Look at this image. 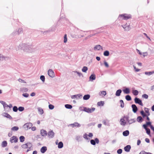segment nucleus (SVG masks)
I'll return each mask as SVG.
<instances>
[{
	"instance_id": "1",
	"label": "nucleus",
	"mask_w": 154,
	"mask_h": 154,
	"mask_svg": "<svg viewBox=\"0 0 154 154\" xmlns=\"http://www.w3.org/2000/svg\"><path fill=\"white\" fill-rule=\"evenodd\" d=\"M30 45L28 44L22 43L20 44L19 46H17L15 47L16 51H18L19 49L23 50L24 52H27L29 48Z\"/></svg>"
},
{
	"instance_id": "2",
	"label": "nucleus",
	"mask_w": 154,
	"mask_h": 154,
	"mask_svg": "<svg viewBox=\"0 0 154 154\" xmlns=\"http://www.w3.org/2000/svg\"><path fill=\"white\" fill-rule=\"evenodd\" d=\"M131 17L130 14H124L119 15V18L120 19L124 20H127Z\"/></svg>"
},
{
	"instance_id": "3",
	"label": "nucleus",
	"mask_w": 154,
	"mask_h": 154,
	"mask_svg": "<svg viewBox=\"0 0 154 154\" xmlns=\"http://www.w3.org/2000/svg\"><path fill=\"white\" fill-rule=\"evenodd\" d=\"M83 109L82 110V111L89 113H91L94 112L95 109V108L94 107H92L91 108L86 107H83Z\"/></svg>"
},
{
	"instance_id": "4",
	"label": "nucleus",
	"mask_w": 154,
	"mask_h": 154,
	"mask_svg": "<svg viewBox=\"0 0 154 154\" xmlns=\"http://www.w3.org/2000/svg\"><path fill=\"white\" fill-rule=\"evenodd\" d=\"M23 32V29L22 28H19L16 30V31H14L12 33L13 35H19L22 33Z\"/></svg>"
},
{
	"instance_id": "5",
	"label": "nucleus",
	"mask_w": 154,
	"mask_h": 154,
	"mask_svg": "<svg viewBox=\"0 0 154 154\" xmlns=\"http://www.w3.org/2000/svg\"><path fill=\"white\" fill-rule=\"evenodd\" d=\"M32 123L29 122L23 125V127L26 130H28L30 129L32 127Z\"/></svg>"
},
{
	"instance_id": "6",
	"label": "nucleus",
	"mask_w": 154,
	"mask_h": 154,
	"mask_svg": "<svg viewBox=\"0 0 154 154\" xmlns=\"http://www.w3.org/2000/svg\"><path fill=\"white\" fill-rule=\"evenodd\" d=\"M32 146V143L30 142H28L25 144H23L21 146V147L23 148L26 149L28 148H30Z\"/></svg>"
},
{
	"instance_id": "7",
	"label": "nucleus",
	"mask_w": 154,
	"mask_h": 154,
	"mask_svg": "<svg viewBox=\"0 0 154 154\" xmlns=\"http://www.w3.org/2000/svg\"><path fill=\"white\" fill-rule=\"evenodd\" d=\"M48 74L50 77L52 78H54L55 76L54 72L52 69H50L48 70Z\"/></svg>"
},
{
	"instance_id": "8",
	"label": "nucleus",
	"mask_w": 154,
	"mask_h": 154,
	"mask_svg": "<svg viewBox=\"0 0 154 154\" xmlns=\"http://www.w3.org/2000/svg\"><path fill=\"white\" fill-rule=\"evenodd\" d=\"M82 97V95L80 94L72 95L71 96V97L72 99L76 98L77 99H79L81 98Z\"/></svg>"
},
{
	"instance_id": "9",
	"label": "nucleus",
	"mask_w": 154,
	"mask_h": 154,
	"mask_svg": "<svg viewBox=\"0 0 154 154\" xmlns=\"http://www.w3.org/2000/svg\"><path fill=\"white\" fill-rule=\"evenodd\" d=\"M126 120L128 124L129 125L131 124L136 121L135 119H129L128 117H126Z\"/></svg>"
},
{
	"instance_id": "10",
	"label": "nucleus",
	"mask_w": 154,
	"mask_h": 154,
	"mask_svg": "<svg viewBox=\"0 0 154 154\" xmlns=\"http://www.w3.org/2000/svg\"><path fill=\"white\" fill-rule=\"evenodd\" d=\"M99 141V139L97 138H95L94 140H90L91 143L93 145H95L96 143L98 144Z\"/></svg>"
},
{
	"instance_id": "11",
	"label": "nucleus",
	"mask_w": 154,
	"mask_h": 154,
	"mask_svg": "<svg viewBox=\"0 0 154 154\" xmlns=\"http://www.w3.org/2000/svg\"><path fill=\"white\" fill-rule=\"evenodd\" d=\"M134 100L136 103H138L141 106H143V104L142 101L139 98L136 97L135 98Z\"/></svg>"
},
{
	"instance_id": "12",
	"label": "nucleus",
	"mask_w": 154,
	"mask_h": 154,
	"mask_svg": "<svg viewBox=\"0 0 154 154\" xmlns=\"http://www.w3.org/2000/svg\"><path fill=\"white\" fill-rule=\"evenodd\" d=\"M35 50H36L35 48L34 47L33 48L30 45L28 50L26 52L32 53L35 52Z\"/></svg>"
},
{
	"instance_id": "13",
	"label": "nucleus",
	"mask_w": 154,
	"mask_h": 154,
	"mask_svg": "<svg viewBox=\"0 0 154 154\" xmlns=\"http://www.w3.org/2000/svg\"><path fill=\"white\" fill-rule=\"evenodd\" d=\"M48 137L50 138H52L54 137V133L52 130L49 131L48 133Z\"/></svg>"
},
{
	"instance_id": "14",
	"label": "nucleus",
	"mask_w": 154,
	"mask_h": 154,
	"mask_svg": "<svg viewBox=\"0 0 154 154\" xmlns=\"http://www.w3.org/2000/svg\"><path fill=\"white\" fill-rule=\"evenodd\" d=\"M69 126H71L72 128H74L75 127H80L81 125L77 122H75L73 124H71L69 125Z\"/></svg>"
},
{
	"instance_id": "15",
	"label": "nucleus",
	"mask_w": 154,
	"mask_h": 154,
	"mask_svg": "<svg viewBox=\"0 0 154 154\" xmlns=\"http://www.w3.org/2000/svg\"><path fill=\"white\" fill-rule=\"evenodd\" d=\"M109 122V120L108 119H106L103 120L102 122L105 125L109 126L110 125Z\"/></svg>"
},
{
	"instance_id": "16",
	"label": "nucleus",
	"mask_w": 154,
	"mask_h": 154,
	"mask_svg": "<svg viewBox=\"0 0 154 154\" xmlns=\"http://www.w3.org/2000/svg\"><path fill=\"white\" fill-rule=\"evenodd\" d=\"M2 115L3 116L9 119H12V117L9 115L7 113H6L5 112L3 113L2 114Z\"/></svg>"
},
{
	"instance_id": "17",
	"label": "nucleus",
	"mask_w": 154,
	"mask_h": 154,
	"mask_svg": "<svg viewBox=\"0 0 154 154\" xmlns=\"http://www.w3.org/2000/svg\"><path fill=\"white\" fill-rule=\"evenodd\" d=\"M94 50H103L102 47L100 45H96L94 48Z\"/></svg>"
},
{
	"instance_id": "18",
	"label": "nucleus",
	"mask_w": 154,
	"mask_h": 154,
	"mask_svg": "<svg viewBox=\"0 0 154 154\" xmlns=\"http://www.w3.org/2000/svg\"><path fill=\"white\" fill-rule=\"evenodd\" d=\"M18 139L15 136H13L10 138V142L11 143L17 142V141Z\"/></svg>"
},
{
	"instance_id": "19",
	"label": "nucleus",
	"mask_w": 154,
	"mask_h": 154,
	"mask_svg": "<svg viewBox=\"0 0 154 154\" xmlns=\"http://www.w3.org/2000/svg\"><path fill=\"white\" fill-rule=\"evenodd\" d=\"M131 107L132 109V111L134 113H136L137 112L138 109L135 104H132L131 105Z\"/></svg>"
},
{
	"instance_id": "20",
	"label": "nucleus",
	"mask_w": 154,
	"mask_h": 154,
	"mask_svg": "<svg viewBox=\"0 0 154 154\" xmlns=\"http://www.w3.org/2000/svg\"><path fill=\"white\" fill-rule=\"evenodd\" d=\"M120 122L121 125L124 126L126 124V122L123 118H121L120 119Z\"/></svg>"
},
{
	"instance_id": "21",
	"label": "nucleus",
	"mask_w": 154,
	"mask_h": 154,
	"mask_svg": "<svg viewBox=\"0 0 154 154\" xmlns=\"http://www.w3.org/2000/svg\"><path fill=\"white\" fill-rule=\"evenodd\" d=\"M9 57H4L2 55L0 54V60H7L8 59Z\"/></svg>"
},
{
	"instance_id": "22",
	"label": "nucleus",
	"mask_w": 154,
	"mask_h": 154,
	"mask_svg": "<svg viewBox=\"0 0 154 154\" xmlns=\"http://www.w3.org/2000/svg\"><path fill=\"white\" fill-rule=\"evenodd\" d=\"M41 134L42 136L45 137L47 136V133L45 130L42 129L41 130Z\"/></svg>"
},
{
	"instance_id": "23",
	"label": "nucleus",
	"mask_w": 154,
	"mask_h": 154,
	"mask_svg": "<svg viewBox=\"0 0 154 154\" xmlns=\"http://www.w3.org/2000/svg\"><path fill=\"white\" fill-rule=\"evenodd\" d=\"M131 149V146L130 145H128L126 146L124 148L125 151L126 152H129Z\"/></svg>"
},
{
	"instance_id": "24",
	"label": "nucleus",
	"mask_w": 154,
	"mask_h": 154,
	"mask_svg": "<svg viewBox=\"0 0 154 154\" xmlns=\"http://www.w3.org/2000/svg\"><path fill=\"white\" fill-rule=\"evenodd\" d=\"M89 80L90 81H92L96 79V76L94 74H92L89 77Z\"/></svg>"
},
{
	"instance_id": "25",
	"label": "nucleus",
	"mask_w": 154,
	"mask_h": 154,
	"mask_svg": "<svg viewBox=\"0 0 154 154\" xmlns=\"http://www.w3.org/2000/svg\"><path fill=\"white\" fill-rule=\"evenodd\" d=\"M82 137L80 135H76L75 137V139L77 141L79 142L82 140Z\"/></svg>"
},
{
	"instance_id": "26",
	"label": "nucleus",
	"mask_w": 154,
	"mask_h": 154,
	"mask_svg": "<svg viewBox=\"0 0 154 154\" xmlns=\"http://www.w3.org/2000/svg\"><path fill=\"white\" fill-rule=\"evenodd\" d=\"M20 91L22 92H26L28 91V89L26 88H20Z\"/></svg>"
},
{
	"instance_id": "27",
	"label": "nucleus",
	"mask_w": 154,
	"mask_h": 154,
	"mask_svg": "<svg viewBox=\"0 0 154 154\" xmlns=\"http://www.w3.org/2000/svg\"><path fill=\"white\" fill-rule=\"evenodd\" d=\"M124 93L125 94H129L130 93V91L128 88H126L125 89L123 90Z\"/></svg>"
},
{
	"instance_id": "28",
	"label": "nucleus",
	"mask_w": 154,
	"mask_h": 154,
	"mask_svg": "<svg viewBox=\"0 0 154 154\" xmlns=\"http://www.w3.org/2000/svg\"><path fill=\"white\" fill-rule=\"evenodd\" d=\"M122 92V91L121 90L118 89L116 91L115 95L117 96H119L120 95Z\"/></svg>"
},
{
	"instance_id": "29",
	"label": "nucleus",
	"mask_w": 154,
	"mask_h": 154,
	"mask_svg": "<svg viewBox=\"0 0 154 154\" xmlns=\"http://www.w3.org/2000/svg\"><path fill=\"white\" fill-rule=\"evenodd\" d=\"M37 109L40 114L42 115L43 114L44 111L40 107H38Z\"/></svg>"
},
{
	"instance_id": "30",
	"label": "nucleus",
	"mask_w": 154,
	"mask_h": 154,
	"mask_svg": "<svg viewBox=\"0 0 154 154\" xmlns=\"http://www.w3.org/2000/svg\"><path fill=\"white\" fill-rule=\"evenodd\" d=\"M47 149L46 146H43L41 149L40 151L42 153H44L47 150Z\"/></svg>"
},
{
	"instance_id": "31",
	"label": "nucleus",
	"mask_w": 154,
	"mask_h": 154,
	"mask_svg": "<svg viewBox=\"0 0 154 154\" xmlns=\"http://www.w3.org/2000/svg\"><path fill=\"white\" fill-rule=\"evenodd\" d=\"M90 97V96L89 94L85 95L84 96L83 99L84 100H87L89 99Z\"/></svg>"
},
{
	"instance_id": "32",
	"label": "nucleus",
	"mask_w": 154,
	"mask_h": 154,
	"mask_svg": "<svg viewBox=\"0 0 154 154\" xmlns=\"http://www.w3.org/2000/svg\"><path fill=\"white\" fill-rule=\"evenodd\" d=\"M7 143L6 141H4L2 143L1 145L2 147H5L7 146Z\"/></svg>"
},
{
	"instance_id": "33",
	"label": "nucleus",
	"mask_w": 154,
	"mask_h": 154,
	"mask_svg": "<svg viewBox=\"0 0 154 154\" xmlns=\"http://www.w3.org/2000/svg\"><path fill=\"white\" fill-rule=\"evenodd\" d=\"M154 73V71H151V72H145V75H151Z\"/></svg>"
},
{
	"instance_id": "34",
	"label": "nucleus",
	"mask_w": 154,
	"mask_h": 154,
	"mask_svg": "<svg viewBox=\"0 0 154 154\" xmlns=\"http://www.w3.org/2000/svg\"><path fill=\"white\" fill-rule=\"evenodd\" d=\"M129 131L128 130H126L123 132V135L125 136H127L129 134Z\"/></svg>"
},
{
	"instance_id": "35",
	"label": "nucleus",
	"mask_w": 154,
	"mask_h": 154,
	"mask_svg": "<svg viewBox=\"0 0 154 154\" xmlns=\"http://www.w3.org/2000/svg\"><path fill=\"white\" fill-rule=\"evenodd\" d=\"M63 147V143L61 141L58 144V147L60 149Z\"/></svg>"
},
{
	"instance_id": "36",
	"label": "nucleus",
	"mask_w": 154,
	"mask_h": 154,
	"mask_svg": "<svg viewBox=\"0 0 154 154\" xmlns=\"http://www.w3.org/2000/svg\"><path fill=\"white\" fill-rule=\"evenodd\" d=\"M73 72L74 73H76L77 74L78 76L79 77H80L81 76H83L81 72H79L76 71H74Z\"/></svg>"
},
{
	"instance_id": "37",
	"label": "nucleus",
	"mask_w": 154,
	"mask_h": 154,
	"mask_svg": "<svg viewBox=\"0 0 154 154\" xmlns=\"http://www.w3.org/2000/svg\"><path fill=\"white\" fill-rule=\"evenodd\" d=\"M88 70V68L87 67L84 66H83L82 69V70L83 72H86Z\"/></svg>"
},
{
	"instance_id": "38",
	"label": "nucleus",
	"mask_w": 154,
	"mask_h": 154,
	"mask_svg": "<svg viewBox=\"0 0 154 154\" xmlns=\"http://www.w3.org/2000/svg\"><path fill=\"white\" fill-rule=\"evenodd\" d=\"M104 104V102L103 101L99 102L97 103V105L99 106H103Z\"/></svg>"
},
{
	"instance_id": "39",
	"label": "nucleus",
	"mask_w": 154,
	"mask_h": 154,
	"mask_svg": "<svg viewBox=\"0 0 154 154\" xmlns=\"http://www.w3.org/2000/svg\"><path fill=\"white\" fill-rule=\"evenodd\" d=\"M4 108L5 109V110L6 111H8V105L6 103L4 104Z\"/></svg>"
},
{
	"instance_id": "40",
	"label": "nucleus",
	"mask_w": 154,
	"mask_h": 154,
	"mask_svg": "<svg viewBox=\"0 0 154 154\" xmlns=\"http://www.w3.org/2000/svg\"><path fill=\"white\" fill-rule=\"evenodd\" d=\"M19 129V128L17 126H14L11 128V130L14 131H17Z\"/></svg>"
},
{
	"instance_id": "41",
	"label": "nucleus",
	"mask_w": 154,
	"mask_h": 154,
	"mask_svg": "<svg viewBox=\"0 0 154 154\" xmlns=\"http://www.w3.org/2000/svg\"><path fill=\"white\" fill-rule=\"evenodd\" d=\"M65 106L66 108L68 109H71L72 107V105L68 104L65 105Z\"/></svg>"
},
{
	"instance_id": "42",
	"label": "nucleus",
	"mask_w": 154,
	"mask_h": 154,
	"mask_svg": "<svg viewBox=\"0 0 154 154\" xmlns=\"http://www.w3.org/2000/svg\"><path fill=\"white\" fill-rule=\"evenodd\" d=\"M109 54V52L108 51H105L103 53V55L105 56H108Z\"/></svg>"
},
{
	"instance_id": "43",
	"label": "nucleus",
	"mask_w": 154,
	"mask_h": 154,
	"mask_svg": "<svg viewBox=\"0 0 154 154\" xmlns=\"http://www.w3.org/2000/svg\"><path fill=\"white\" fill-rule=\"evenodd\" d=\"M125 99L128 101H130L131 100V97L129 95H127L125 96Z\"/></svg>"
},
{
	"instance_id": "44",
	"label": "nucleus",
	"mask_w": 154,
	"mask_h": 154,
	"mask_svg": "<svg viewBox=\"0 0 154 154\" xmlns=\"http://www.w3.org/2000/svg\"><path fill=\"white\" fill-rule=\"evenodd\" d=\"M25 137L23 136H21L20 137V141L21 142H23L24 141Z\"/></svg>"
},
{
	"instance_id": "45",
	"label": "nucleus",
	"mask_w": 154,
	"mask_h": 154,
	"mask_svg": "<svg viewBox=\"0 0 154 154\" xmlns=\"http://www.w3.org/2000/svg\"><path fill=\"white\" fill-rule=\"evenodd\" d=\"M137 121L139 122H141L142 121V118L140 116L138 117L137 118Z\"/></svg>"
},
{
	"instance_id": "46",
	"label": "nucleus",
	"mask_w": 154,
	"mask_h": 154,
	"mask_svg": "<svg viewBox=\"0 0 154 154\" xmlns=\"http://www.w3.org/2000/svg\"><path fill=\"white\" fill-rule=\"evenodd\" d=\"M106 94V92L105 91H102L99 93V95L100 96L101 95V94L104 96Z\"/></svg>"
},
{
	"instance_id": "47",
	"label": "nucleus",
	"mask_w": 154,
	"mask_h": 154,
	"mask_svg": "<svg viewBox=\"0 0 154 154\" xmlns=\"http://www.w3.org/2000/svg\"><path fill=\"white\" fill-rule=\"evenodd\" d=\"M40 79L43 82H44L45 81V76L43 75H41L40 77Z\"/></svg>"
},
{
	"instance_id": "48",
	"label": "nucleus",
	"mask_w": 154,
	"mask_h": 154,
	"mask_svg": "<svg viewBox=\"0 0 154 154\" xmlns=\"http://www.w3.org/2000/svg\"><path fill=\"white\" fill-rule=\"evenodd\" d=\"M132 93L134 95L136 96L138 94V92L137 90H134L133 91Z\"/></svg>"
},
{
	"instance_id": "49",
	"label": "nucleus",
	"mask_w": 154,
	"mask_h": 154,
	"mask_svg": "<svg viewBox=\"0 0 154 154\" xmlns=\"http://www.w3.org/2000/svg\"><path fill=\"white\" fill-rule=\"evenodd\" d=\"M88 134L86 133H85L83 135V137L85 139L88 140L89 139L88 138Z\"/></svg>"
},
{
	"instance_id": "50",
	"label": "nucleus",
	"mask_w": 154,
	"mask_h": 154,
	"mask_svg": "<svg viewBox=\"0 0 154 154\" xmlns=\"http://www.w3.org/2000/svg\"><path fill=\"white\" fill-rule=\"evenodd\" d=\"M120 102L121 103L120 106L122 108H123L124 106V104L123 101L122 100H120Z\"/></svg>"
},
{
	"instance_id": "51",
	"label": "nucleus",
	"mask_w": 154,
	"mask_h": 154,
	"mask_svg": "<svg viewBox=\"0 0 154 154\" xmlns=\"http://www.w3.org/2000/svg\"><path fill=\"white\" fill-rule=\"evenodd\" d=\"M24 109V108L22 106H20L18 108V110L20 112H22L23 111Z\"/></svg>"
},
{
	"instance_id": "52",
	"label": "nucleus",
	"mask_w": 154,
	"mask_h": 154,
	"mask_svg": "<svg viewBox=\"0 0 154 154\" xmlns=\"http://www.w3.org/2000/svg\"><path fill=\"white\" fill-rule=\"evenodd\" d=\"M149 109L148 108H145L144 109V110L145 112L146 113L148 114V116H149L150 115V113L149 112Z\"/></svg>"
},
{
	"instance_id": "53",
	"label": "nucleus",
	"mask_w": 154,
	"mask_h": 154,
	"mask_svg": "<svg viewBox=\"0 0 154 154\" xmlns=\"http://www.w3.org/2000/svg\"><path fill=\"white\" fill-rule=\"evenodd\" d=\"M130 29V27L129 25L128 26H127L126 27H125V29H124L126 31H128Z\"/></svg>"
},
{
	"instance_id": "54",
	"label": "nucleus",
	"mask_w": 154,
	"mask_h": 154,
	"mask_svg": "<svg viewBox=\"0 0 154 154\" xmlns=\"http://www.w3.org/2000/svg\"><path fill=\"white\" fill-rule=\"evenodd\" d=\"M142 97L143 98L147 99L148 97V96L146 94H144L142 95Z\"/></svg>"
},
{
	"instance_id": "55",
	"label": "nucleus",
	"mask_w": 154,
	"mask_h": 154,
	"mask_svg": "<svg viewBox=\"0 0 154 154\" xmlns=\"http://www.w3.org/2000/svg\"><path fill=\"white\" fill-rule=\"evenodd\" d=\"M13 111L14 112H16L18 110V108H17V106H15L13 107Z\"/></svg>"
},
{
	"instance_id": "56",
	"label": "nucleus",
	"mask_w": 154,
	"mask_h": 154,
	"mask_svg": "<svg viewBox=\"0 0 154 154\" xmlns=\"http://www.w3.org/2000/svg\"><path fill=\"white\" fill-rule=\"evenodd\" d=\"M64 42L65 43L67 42V35L66 34L64 35Z\"/></svg>"
},
{
	"instance_id": "57",
	"label": "nucleus",
	"mask_w": 154,
	"mask_h": 154,
	"mask_svg": "<svg viewBox=\"0 0 154 154\" xmlns=\"http://www.w3.org/2000/svg\"><path fill=\"white\" fill-rule=\"evenodd\" d=\"M140 113L143 117L146 116V115L144 113V112L143 110L141 111Z\"/></svg>"
},
{
	"instance_id": "58",
	"label": "nucleus",
	"mask_w": 154,
	"mask_h": 154,
	"mask_svg": "<svg viewBox=\"0 0 154 154\" xmlns=\"http://www.w3.org/2000/svg\"><path fill=\"white\" fill-rule=\"evenodd\" d=\"M104 64L106 67L108 68L109 67L108 64L106 61H104Z\"/></svg>"
},
{
	"instance_id": "59",
	"label": "nucleus",
	"mask_w": 154,
	"mask_h": 154,
	"mask_svg": "<svg viewBox=\"0 0 154 154\" xmlns=\"http://www.w3.org/2000/svg\"><path fill=\"white\" fill-rule=\"evenodd\" d=\"M18 81L19 82L21 83H26V82L24 81V80H22V79H18Z\"/></svg>"
},
{
	"instance_id": "60",
	"label": "nucleus",
	"mask_w": 154,
	"mask_h": 154,
	"mask_svg": "<svg viewBox=\"0 0 154 154\" xmlns=\"http://www.w3.org/2000/svg\"><path fill=\"white\" fill-rule=\"evenodd\" d=\"M49 108L50 109H54V106L52 105V104H50L48 106Z\"/></svg>"
},
{
	"instance_id": "61",
	"label": "nucleus",
	"mask_w": 154,
	"mask_h": 154,
	"mask_svg": "<svg viewBox=\"0 0 154 154\" xmlns=\"http://www.w3.org/2000/svg\"><path fill=\"white\" fill-rule=\"evenodd\" d=\"M22 95L25 97H27L29 96V94L27 93H25L23 94Z\"/></svg>"
},
{
	"instance_id": "62",
	"label": "nucleus",
	"mask_w": 154,
	"mask_h": 154,
	"mask_svg": "<svg viewBox=\"0 0 154 154\" xmlns=\"http://www.w3.org/2000/svg\"><path fill=\"white\" fill-rule=\"evenodd\" d=\"M146 133L148 135H150V129L148 128L146 129Z\"/></svg>"
},
{
	"instance_id": "63",
	"label": "nucleus",
	"mask_w": 154,
	"mask_h": 154,
	"mask_svg": "<svg viewBox=\"0 0 154 154\" xmlns=\"http://www.w3.org/2000/svg\"><path fill=\"white\" fill-rule=\"evenodd\" d=\"M122 150L121 149H119L117 151V153L119 154H121L122 152Z\"/></svg>"
},
{
	"instance_id": "64",
	"label": "nucleus",
	"mask_w": 154,
	"mask_h": 154,
	"mask_svg": "<svg viewBox=\"0 0 154 154\" xmlns=\"http://www.w3.org/2000/svg\"><path fill=\"white\" fill-rule=\"evenodd\" d=\"M148 55L147 53V52H144L142 53V55L143 56V57H144L145 56H146Z\"/></svg>"
}]
</instances>
